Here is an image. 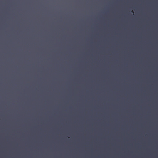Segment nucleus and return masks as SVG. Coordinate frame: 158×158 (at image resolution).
I'll return each instance as SVG.
<instances>
[{
    "instance_id": "nucleus-1",
    "label": "nucleus",
    "mask_w": 158,
    "mask_h": 158,
    "mask_svg": "<svg viewBox=\"0 0 158 158\" xmlns=\"http://www.w3.org/2000/svg\"><path fill=\"white\" fill-rule=\"evenodd\" d=\"M131 12H132V13H134V12L133 11H132V10Z\"/></svg>"
}]
</instances>
